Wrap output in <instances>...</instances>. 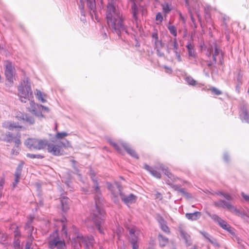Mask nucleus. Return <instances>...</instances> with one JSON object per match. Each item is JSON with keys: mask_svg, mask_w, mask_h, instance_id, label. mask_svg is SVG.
Listing matches in <instances>:
<instances>
[{"mask_svg": "<svg viewBox=\"0 0 249 249\" xmlns=\"http://www.w3.org/2000/svg\"><path fill=\"white\" fill-rule=\"evenodd\" d=\"M5 75L7 80L10 82H13V75L15 69L12 66V63L7 61L5 64Z\"/></svg>", "mask_w": 249, "mask_h": 249, "instance_id": "f8f14e48", "label": "nucleus"}, {"mask_svg": "<svg viewBox=\"0 0 249 249\" xmlns=\"http://www.w3.org/2000/svg\"><path fill=\"white\" fill-rule=\"evenodd\" d=\"M208 240L210 243H211L212 244H213L214 246H215V247L219 246V244L217 243L216 240L214 238H213L212 236Z\"/></svg>", "mask_w": 249, "mask_h": 249, "instance_id": "a19ab883", "label": "nucleus"}, {"mask_svg": "<svg viewBox=\"0 0 249 249\" xmlns=\"http://www.w3.org/2000/svg\"><path fill=\"white\" fill-rule=\"evenodd\" d=\"M110 143L118 152L121 153V150L117 143L113 142H110Z\"/></svg>", "mask_w": 249, "mask_h": 249, "instance_id": "09e8293b", "label": "nucleus"}, {"mask_svg": "<svg viewBox=\"0 0 249 249\" xmlns=\"http://www.w3.org/2000/svg\"><path fill=\"white\" fill-rule=\"evenodd\" d=\"M23 165V162H21L18 166L16 168V170L15 173V176L20 177L21 176V171Z\"/></svg>", "mask_w": 249, "mask_h": 249, "instance_id": "7c9ffc66", "label": "nucleus"}, {"mask_svg": "<svg viewBox=\"0 0 249 249\" xmlns=\"http://www.w3.org/2000/svg\"><path fill=\"white\" fill-rule=\"evenodd\" d=\"M60 202L61 204L62 210L66 212L69 209L70 200L67 197H63L60 198Z\"/></svg>", "mask_w": 249, "mask_h": 249, "instance_id": "4be33fe9", "label": "nucleus"}, {"mask_svg": "<svg viewBox=\"0 0 249 249\" xmlns=\"http://www.w3.org/2000/svg\"><path fill=\"white\" fill-rule=\"evenodd\" d=\"M144 168L150 173L153 167L149 166L146 164H144Z\"/></svg>", "mask_w": 249, "mask_h": 249, "instance_id": "bf43d9fd", "label": "nucleus"}, {"mask_svg": "<svg viewBox=\"0 0 249 249\" xmlns=\"http://www.w3.org/2000/svg\"><path fill=\"white\" fill-rule=\"evenodd\" d=\"M186 48L188 51V53L189 55V59H191L192 58H196V54L194 51V46L190 43H189L186 45Z\"/></svg>", "mask_w": 249, "mask_h": 249, "instance_id": "b1692460", "label": "nucleus"}, {"mask_svg": "<svg viewBox=\"0 0 249 249\" xmlns=\"http://www.w3.org/2000/svg\"><path fill=\"white\" fill-rule=\"evenodd\" d=\"M163 10L164 13H168L171 11V9L168 4H166L163 6Z\"/></svg>", "mask_w": 249, "mask_h": 249, "instance_id": "864d4df0", "label": "nucleus"}, {"mask_svg": "<svg viewBox=\"0 0 249 249\" xmlns=\"http://www.w3.org/2000/svg\"><path fill=\"white\" fill-rule=\"evenodd\" d=\"M31 106L32 107L33 111L35 115L38 117H43V115L42 114V111L38 109V107H36V105L35 104L34 101H31Z\"/></svg>", "mask_w": 249, "mask_h": 249, "instance_id": "393cba45", "label": "nucleus"}, {"mask_svg": "<svg viewBox=\"0 0 249 249\" xmlns=\"http://www.w3.org/2000/svg\"><path fill=\"white\" fill-rule=\"evenodd\" d=\"M218 224L223 229L227 230V231H229L230 233H231L232 234H234V233L231 232L230 229L231 227L228 225L227 222L223 220L222 219H221L218 222Z\"/></svg>", "mask_w": 249, "mask_h": 249, "instance_id": "bb28decb", "label": "nucleus"}, {"mask_svg": "<svg viewBox=\"0 0 249 249\" xmlns=\"http://www.w3.org/2000/svg\"><path fill=\"white\" fill-rule=\"evenodd\" d=\"M36 95L38 100H40L41 102L45 103L46 102V100L42 97V92L40 90L36 89Z\"/></svg>", "mask_w": 249, "mask_h": 249, "instance_id": "c9c22d12", "label": "nucleus"}, {"mask_svg": "<svg viewBox=\"0 0 249 249\" xmlns=\"http://www.w3.org/2000/svg\"><path fill=\"white\" fill-rule=\"evenodd\" d=\"M201 216V213L199 212H195L193 213H186L185 217L191 221H196L199 219Z\"/></svg>", "mask_w": 249, "mask_h": 249, "instance_id": "412c9836", "label": "nucleus"}, {"mask_svg": "<svg viewBox=\"0 0 249 249\" xmlns=\"http://www.w3.org/2000/svg\"><path fill=\"white\" fill-rule=\"evenodd\" d=\"M90 178L92 181V188L95 194V205L94 209L91 210L93 214L92 219L98 231L104 234L103 225L104 222L105 213L101 208L103 198L99 186L98 180L93 173H90Z\"/></svg>", "mask_w": 249, "mask_h": 249, "instance_id": "f03ea898", "label": "nucleus"}, {"mask_svg": "<svg viewBox=\"0 0 249 249\" xmlns=\"http://www.w3.org/2000/svg\"><path fill=\"white\" fill-rule=\"evenodd\" d=\"M170 42L172 43V46H173L172 49L175 53L176 58L178 61H181V58L180 54V52L178 51L179 46L176 38H175L173 40H171Z\"/></svg>", "mask_w": 249, "mask_h": 249, "instance_id": "a211bd4d", "label": "nucleus"}, {"mask_svg": "<svg viewBox=\"0 0 249 249\" xmlns=\"http://www.w3.org/2000/svg\"><path fill=\"white\" fill-rule=\"evenodd\" d=\"M239 116L242 122L249 124V114L248 106L244 103H243L240 106Z\"/></svg>", "mask_w": 249, "mask_h": 249, "instance_id": "dca6fc26", "label": "nucleus"}, {"mask_svg": "<svg viewBox=\"0 0 249 249\" xmlns=\"http://www.w3.org/2000/svg\"><path fill=\"white\" fill-rule=\"evenodd\" d=\"M62 222L63 223L62 229V234H64L65 235L66 237H67L68 233H67V231L66 227V225L65 224H64V219L62 220Z\"/></svg>", "mask_w": 249, "mask_h": 249, "instance_id": "a18cd8bd", "label": "nucleus"}, {"mask_svg": "<svg viewBox=\"0 0 249 249\" xmlns=\"http://www.w3.org/2000/svg\"><path fill=\"white\" fill-rule=\"evenodd\" d=\"M128 231L129 233V241L132 245V249H138V234L139 231L136 230V228H128Z\"/></svg>", "mask_w": 249, "mask_h": 249, "instance_id": "1a4fd4ad", "label": "nucleus"}, {"mask_svg": "<svg viewBox=\"0 0 249 249\" xmlns=\"http://www.w3.org/2000/svg\"><path fill=\"white\" fill-rule=\"evenodd\" d=\"M36 107H38V109L39 110V111L42 110L43 112H48L49 111L48 107H45L42 105H36Z\"/></svg>", "mask_w": 249, "mask_h": 249, "instance_id": "8fccbe9b", "label": "nucleus"}, {"mask_svg": "<svg viewBox=\"0 0 249 249\" xmlns=\"http://www.w3.org/2000/svg\"><path fill=\"white\" fill-rule=\"evenodd\" d=\"M220 53V50L217 47V45L215 43H213L210 44L207 49L206 55L208 57H210L212 55L213 60L214 63L216 62V56L219 55Z\"/></svg>", "mask_w": 249, "mask_h": 249, "instance_id": "9b49d317", "label": "nucleus"}, {"mask_svg": "<svg viewBox=\"0 0 249 249\" xmlns=\"http://www.w3.org/2000/svg\"><path fill=\"white\" fill-rule=\"evenodd\" d=\"M152 37L154 42L155 48H158L159 47H162V43L160 40H159L157 33L155 32L152 33Z\"/></svg>", "mask_w": 249, "mask_h": 249, "instance_id": "a878e982", "label": "nucleus"}, {"mask_svg": "<svg viewBox=\"0 0 249 249\" xmlns=\"http://www.w3.org/2000/svg\"><path fill=\"white\" fill-rule=\"evenodd\" d=\"M77 240L80 247L83 246L86 249H88L92 246L93 244V239L92 236L84 237L83 236H78Z\"/></svg>", "mask_w": 249, "mask_h": 249, "instance_id": "2eb2a0df", "label": "nucleus"}, {"mask_svg": "<svg viewBox=\"0 0 249 249\" xmlns=\"http://www.w3.org/2000/svg\"><path fill=\"white\" fill-rule=\"evenodd\" d=\"M4 184V178H1L0 180V190L3 189V186Z\"/></svg>", "mask_w": 249, "mask_h": 249, "instance_id": "680f3d73", "label": "nucleus"}, {"mask_svg": "<svg viewBox=\"0 0 249 249\" xmlns=\"http://www.w3.org/2000/svg\"><path fill=\"white\" fill-rule=\"evenodd\" d=\"M223 197H224L228 200H232V197L230 194H228L225 193Z\"/></svg>", "mask_w": 249, "mask_h": 249, "instance_id": "13d9d810", "label": "nucleus"}, {"mask_svg": "<svg viewBox=\"0 0 249 249\" xmlns=\"http://www.w3.org/2000/svg\"><path fill=\"white\" fill-rule=\"evenodd\" d=\"M110 143L118 152L121 153V150L117 143L113 142H110Z\"/></svg>", "mask_w": 249, "mask_h": 249, "instance_id": "49530a36", "label": "nucleus"}, {"mask_svg": "<svg viewBox=\"0 0 249 249\" xmlns=\"http://www.w3.org/2000/svg\"><path fill=\"white\" fill-rule=\"evenodd\" d=\"M2 126L8 128L10 130H12L14 128L21 127V126L19 125L18 124L16 123H12L8 122L3 123Z\"/></svg>", "mask_w": 249, "mask_h": 249, "instance_id": "cd10ccee", "label": "nucleus"}, {"mask_svg": "<svg viewBox=\"0 0 249 249\" xmlns=\"http://www.w3.org/2000/svg\"><path fill=\"white\" fill-rule=\"evenodd\" d=\"M160 228L161 229V230L165 232H166V233L169 232V231H170L168 227L166 225V223L163 224V225L162 224V225H160Z\"/></svg>", "mask_w": 249, "mask_h": 249, "instance_id": "c03bdc74", "label": "nucleus"}, {"mask_svg": "<svg viewBox=\"0 0 249 249\" xmlns=\"http://www.w3.org/2000/svg\"><path fill=\"white\" fill-rule=\"evenodd\" d=\"M156 198L161 200L162 199L161 195L160 193H158L156 194Z\"/></svg>", "mask_w": 249, "mask_h": 249, "instance_id": "69168bd1", "label": "nucleus"}, {"mask_svg": "<svg viewBox=\"0 0 249 249\" xmlns=\"http://www.w3.org/2000/svg\"><path fill=\"white\" fill-rule=\"evenodd\" d=\"M13 137L12 136V134L8 132L6 134V138L4 139V141L7 142H10L13 141Z\"/></svg>", "mask_w": 249, "mask_h": 249, "instance_id": "4c0bfd02", "label": "nucleus"}, {"mask_svg": "<svg viewBox=\"0 0 249 249\" xmlns=\"http://www.w3.org/2000/svg\"><path fill=\"white\" fill-rule=\"evenodd\" d=\"M24 143L31 150H40L46 146L48 141L45 140L29 138L25 141Z\"/></svg>", "mask_w": 249, "mask_h": 249, "instance_id": "39448f33", "label": "nucleus"}, {"mask_svg": "<svg viewBox=\"0 0 249 249\" xmlns=\"http://www.w3.org/2000/svg\"><path fill=\"white\" fill-rule=\"evenodd\" d=\"M14 142L15 143V145L17 146V147L18 146L19 144H20V141L18 138H15L14 140Z\"/></svg>", "mask_w": 249, "mask_h": 249, "instance_id": "052dcab7", "label": "nucleus"}, {"mask_svg": "<svg viewBox=\"0 0 249 249\" xmlns=\"http://www.w3.org/2000/svg\"><path fill=\"white\" fill-rule=\"evenodd\" d=\"M69 142H67V145H66L62 142H59L57 144L50 143L48 145V151L49 153L54 156H59L62 155L63 150V147L68 146Z\"/></svg>", "mask_w": 249, "mask_h": 249, "instance_id": "0eeeda50", "label": "nucleus"}, {"mask_svg": "<svg viewBox=\"0 0 249 249\" xmlns=\"http://www.w3.org/2000/svg\"><path fill=\"white\" fill-rule=\"evenodd\" d=\"M79 9L80 10V13L82 16H85L86 11L85 10L84 1V0H80L78 2Z\"/></svg>", "mask_w": 249, "mask_h": 249, "instance_id": "c756f323", "label": "nucleus"}, {"mask_svg": "<svg viewBox=\"0 0 249 249\" xmlns=\"http://www.w3.org/2000/svg\"><path fill=\"white\" fill-rule=\"evenodd\" d=\"M6 239L7 236L3 232H0V244L3 245L6 244L7 243L6 242Z\"/></svg>", "mask_w": 249, "mask_h": 249, "instance_id": "f704fd0d", "label": "nucleus"}, {"mask_svg": "<svg viewBox=\"0 0 249 249\" xmlns=\"http://www.w3.org/2000/svg\"><path fill=\"white\" fill-rule=\"evenodd\" d=\"M119 191L121 200L126 205L129 206L136 201L137 196L133 194H131L129 195H125L121 192L120 188H119Z\"/></svg>", "mask_w": 249, "mask_h": 249, "instance_id": "ddd939ff", "label": "nucleus"}, {"mask_svg": "<svg viewBox=\"0 0 249 249\" xmlns=\"http://www.w3.org/2000/svg\"><path fill=\"white\" fill-rule=\"evenodd\" d=\"M210 90H211L212 93L216 95H219L222 94V92L220 90H219V89H217L214 87L212 88L211 89H210Z\"/></svg>", "mask_w": 249, "mask_h": 249, "instance_id": "37998d69", "label": "nucleus"}, {"mask_svg": "<svg viewBox=\"0 0 249 249\" xmlns=\"http://www.w3.org/2000/svg\"><path fill=\"white\" fill-rule=\"evenodd\" d=\"M20 178V177L15 176V181L13 183V187L15 188L18 183Z\"/></svg>", "mask_w": 249, "mask_h": 249, "instance_id": "4d7b16f0", "label": "nucleus"}, {"mask_svg": "<svg viewBox=\"0 0 249 249\" xmlns=\"http://www.w3.org/2000/svg\"><path fill=\"white\" fill-rule=\"evenodd\" d=\"M186 81L188 84L192 86H194L196 84V81L190 76H188L186 78Z\"/></svg>", "mask_w": 249, "mask_h": 249, "instance_id": "e433bc0d", "label": "nucleus"}, {"mask_svg": "<svg viewBox=\"0 0 249 249\" xmlns=\"http://www.w3.org/2000/svg\"><path fill=\"white\" fill-rule=\"evenodd\" d=\"M159 169H161L164 172V173L165 175H166L169 179L172 181H174L175 180V177L169 171L167 167H166L162 164H160L159 166H155V167H153L152 170H151L150 173L154 177L157 178H161V174L158 171Z\"/></svg>", "mask_w": 249, "mask_h": 249, "instance_id": "423d86ee", "label": "nucleus"}, {"mask_svg": "<svg viewBox=\"0 0 249 249\" xmlns=\"http://www.w3.org/2000/svg\"><path fill=\"white\" fill-rule=\"evenodd\" d=\"M18 95L20 101L26 103L29 100L30 103L33 98V92L31 88V83L28 78H25L18 88Z\"/></svg>", "mask_w": 249, "mask_h": 249, "instance_id": "7ed1b4c3", "label": "nucleus"}, {"mask_svg": "<svg viewBox=\"0 0 249 249\" xmlns=\"http://www.w3.org/2000/svg\"><path fill=\"white\" fill-rule=\"evenodd\" d=\"M33 219L30 218L27 223L25 225V230L27 231V232L28 233V240L31 237V239H32V241L34 239V236L33 234H35L36 230V231L34 232V227L31 226V223L32 222Z\"/></svg>", "mask_w": 249, "mask_h": 249, "instance_id": "6ab92c4d", "label": "nucleus"}, {"mask_svg": "<svg viewBox=\"0 0 249 249\" xmlns=\"http://www.w3.org/2000/svg\"><path fill=\"white\" fill-rule=\"evenodd\" d=\"M107 188L109 190L112 191V184L111 183H107Z\"/></svg>", "mask_w": 249, "mask_h": 249, "instance_id": "338daca9", "label": "nucleus"}, {"mask_svg": "<svg viewBox=\"0 0 249 249\" xmlns=\"http://www.w3.org/2000/svg\"><path fill=\"white\" fill-rule=\"evenodd\" d=\"M189 4H190L189 0H185V5L188 7V10L190 15L191 20L193 23H194L195 22V19L193 16V12L192 11V10L190 7Z\"/></svg>", "mask_w": 249, "mask_h": 249, "instance_id": "2f4dec72", "label": "nucleus"}, {"mask_svg": "<svg viewBox=\"0 0 249 249\" xmlns=\"http://www.w3.org/2000/svg\"><path fill=\"white\" fill-rule=\"evenodd\" d=\"M179 235L181 238L183 240L186 247L192 245V240L191 235L188 233L182 226H179L178 228Z\"/></svg>", "mask_w": 249, "mask_h": 249, "instance_id": "9d476101", "label": "nucleus"}, {"mask_svg": "<svg viewBox=\"0 0 249 249\" xmlns=\"http://www.w3.org/2000/svg\"><path fill=\"white\" fill-rule=\"evenodd\" d=\"M167 28L169 30L170 33L173 35L175 37H176L177 36V29L175 26L170 25L169 24L167 26Z\"/></svg>", "mask_w": 249, "mask_h": 249, "instance_id": "473e14b6", "label": "nucleus"}, {"mask_svg": "<svg viewBox=\"0 0 249 249\" xmlns=\"http://www.w3.org/2000/svg\"><path fill=\"white\" fill-rule=\"evenodd\" d=\"M224 160L225 161L228 162L229 160V157L227 153H224V157H223Z\"/></svg>", "mask_w": 249, "mask_h": 249, "instance_id": "0e129e2a", "label": "nucleus"}, {"mask_svg": "<svg viewBox=\"0 0 249 249\" xmlns=\"http://www.w3.org/2000/svg\"><path fill=\"white\" fill-rule=\"evenodd\" d=\"M163 19V17L160 13H158L156 17V19L157 20H159L160 21H162Z\"/></svg>", "mask_w": 249, "mask_h": 249, "instance_id": "6e6d98bb", "label": "nucleus"}, {"mask_svg": "<svg viewBox=\"0 0 249 249\" xmlns=\"http://www.w3.org/2000/svg\"><path fill=\"white\" fill-rule=\"evenodd\" d=\"M161 48V47H159L158 48H155V49H156V53L157 55L160 57H163L164 56V53L160 51V48Z\"/></svg>", "mask_w": 249, "mask_h": 249, "instance_id": "5fc2aeb1", "label": "nucleus"}, {"mask_svg": "<svg viewBox=\"0 0 249 249\" xmlns=\"http://www.w3.org/2000/svg\"><path fill=\"white\" fill-rule=\"evenodd\" d=\"M68 133L65 132H58L56 135V137L57 139H62L63 137L68 136Z\"/></svg>", "mask_w": 249, "mask_h": 249, "instance_id": "79ce46f5", "label": "nucleus"}, {"mask_svg": "<svg viewBox=\"0 0 249 249\" xmlns=\"http://www.w3.org/2000/svg\"><path fill=\"white\" fill-rule=\"evenodd\" d=\"M103 4L104 0H100ZM106 18L109 29L120 36L124 33H127V26L124 24V18L118 9L116 0H107Z\"/></svg>", "mask_w": 249, "mask_h": 249, "instance_id": "f257e3e1", "label": "nucleus"}, {"mask_svg": "<svg viewBox=\"0 0 249 249\" xmlns=\"http://www.w3.org/2000/svg\"><path fill=\"white\" fill-rule=\"evenodd\" d=\"M213 62H208H208H207V66H208L209 68H210V67L213 65Z\"/></svg>", "mask_w": 249, "mask_h": 249, "instance_id": "774afa93", "label": "nucleus"}, {"mask_svg": "<svg viewBox=\"0 0 249 249\" xmlns=\"http://www.w3.org/2000/svg\"><path fill=\"white\" fill-rule=\"evenodd\" d=\"M110 143L118 152L121 153V150L117 143L113 142H110Z\"/></svg>", "mask_w": 249, "mask_h": 249, "instance_id": "de8ad7c7", "label": "nucleus"}, {"mask_svg": "<svg viewBox=\"0 0 249 249\" xmlns=\"http://www.w3.org/2000/svg\"><path fill=\"white\" fill-rule=\"evenodd\" d=\"M157 220H158L160 225H161L162 224L163 225V224L166 223V222L164 220V219H163V218L160 215L158 216Z\"/></svg>", "mask_w": 249, "mask_h": 249, "instance_id": "3c124183", "label": "nucleus"}, {"mask_svg": "<svg viewBox=\"0 0 249 249\" xmlns=\"http://www.w3.org/2000/svg\"><path fill=\"white\" fill-rule=\"evenodd\" d=\"M48 245L51 249H67L64 241L60 239L57 232L50 236Z\"/></svg>", "mask_w": 249, "mask_h": 249, "instance_id": "20e7f679", "label": "nucleus"}, {"mask_svg": "<svg viewBox=\"0 0 249 249\" xmlns=\"http://www.w3.org/2000/svg\"><path fill=\"white\" fill-rule=\"evenodd\" d=\"M16 117L18 120H22L30 124H33L35 122L33 117L21 112L17 113Z\"/></svg>", "mask_w": 249, "mask_h": 249, "instance_id": "f3484780", "label": "nucleus"}, {"mask_svg": "<svg viewBox=\"0 0 249 249\" xmlns=\"http://www.w3.org/2000/svg\"><path fill=\"white\" fill-rule=\"evenodd\" d=\"M241 195L246 200L249 201V196L245 194L244 193H242Z\"/></svg>", "mask_w": 249, "mask_h": 249, "instance_id": "e2e57ef3", "label": "nucleus"}, {"mask_svg": "<svg viewBox=\"0 0 249 249\" xmlns=\"http://www.w3.org/2000/svg\"><path fill=\"white\" fill-rule=\"evenodd\" d=\"M199 232L204 236L205 238L207 240H208L211 237L210 235L208 232L205 231H200Z\"/></svg>", "mask_w": 249, "mask_h": 249, "instance_id": "603ef678", "label": "nucleus"}, {"mask_svg": "<svg viewBox=\"0 0 249 249\" xmlns=\"http://www.w3.org/2000/svg\"><path fill=\"white\" fill-rule=\"evenodd\" d=\"M87 7L91 19L94 20V17L95 20L99 21V18L97 11L95 0H87Z\"/></svg>", "mask_w": 249, "mask_h": 249, "instance_id": "6e6552de", "label": "nucleus"}, {"mask_svg": "<svg viewBox=\"0 0 249 249\" xmlns=\"http://www.w3.org/2000/svg\"><path fill=\"white\" fill-rule=\"evenodd\" d=\"M214 205L217 207H222L223 208H227L231 211H234L237 214H239L240 212L239 210L234 207V206L229 202L224 200L220 199L217 202H214Z\"/></svg>", "mask_w": 249, "mask_h": 249, "instance_id": "4468645a", "label": "nucleus"}, {"mask_svg": "<svg viewBox=\"0 0 249 249\" xmlns=\"http://www.w3.org/2000/svg\"><path fill=\"white\" fill-rule=\"evenodd\" d=\"M207 214L215 222L218 223V221L221 219L220 217L215 214H211L209 212H207Z\"/></svg>", "mask_w": 249, "mask_h": 249, "instance_id": "72a5a7b5", "label": "nucleus"}, {"mask_svg": "<svg viewBox=\"0 0 249 249\" xmlns=\"http://www.w3.org/2000/svg\"><path fill=\"white\" fill-rule=\"evenodd\" d=\"M122 145L124 148V149L126 150V151L127 152V153L128 154H129L132 157H133L136 159H138L139 157H138V155L135 152V151L130 147L129 144H128L126 142H122Z\"/></svg>", "mask_w": 249, "mask_h": 249, "instance_id": "aec40b11", "label": "nucleus"}, {"mask_svg": "<svg viewBox=\"0 0 249 249\" xmlns=\"http://www.w3.org/2000/svg\"><path fill=\"white\" fill-rule=\"evenodd\" d=\"M158 240L161 247H164L168 243V239L160 234L158 235Z\"/></svg>", "mask_w": 249, "mask_h": 249, "instance_id": "c85d7f7f", "label": "nucleus"}, {"mask_svg": "<svg viewBox=\"0 0 249 249\" xmlns=\"http://www.w3.org/2000/svg\"><path fill=\"white\" fill-rule=\"evenodd\" d=\"M27 156L31 159H35V158L42 159L44 158L43 156H42L40 155H39V154L35 155V154H27Z\"/></svg>", "mask_w": 249, "mask_h": 249, "instance_id": "ea45409f", "label": "nucleus"}, {"mask_svg": "<svg viewBox=\"0 0 249 249\" xmlns=\"http://www.w3.org/2000/svg\"><path fill=\"white\" fill-rule=\"evenodd\" d=\"M241 85H242V81H241L239 76H238V77L237 78V81L236 85V90L238 93L240 92V87H241Z\"/></svg>", "mask_w": 249, "mask_h": 249, "instance_id": "58836bf2", "label": "nucleus"}, {"mask_svg": "<svg viewBox=\"0 0 249 249\" xmlns=\"http://www.w3.org/2000/svg\"><path fill=\"white\" fill-rule=\"evenodd\" d=\"M20 233L18 231H15L14 233V247L15 249H20V241L19 238L20 237Z\"/></svg>", "mask_w": 249, "mask_h": 249, "instance_id": "5701e85b", "label": "nucleus"}]
</instances>
